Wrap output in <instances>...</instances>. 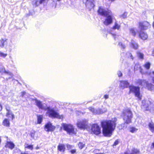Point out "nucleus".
I'll return each instance as SVG.
<instances>
[{
    "instance_id": "f257e3e1",
    "label": "nucleus",
    "mask_w": 154,
    "mask_h": 154,
    "mask_svg": "<svg viewBox=\"0 0 154 154\" xmlns=\"http://www.w3.org/2000/svg\"><path fill=\"white\" fill-rule=\"evenodd\" d=\"M117 120L116 118L106 120L102 122L101 126L103 128V133L106 137H110L115 129Z\"/></svg>"
},
{
    "instance_id": "f03ea898",
    "label": "nucleus",
    "mask_w": 154,
    "mask_h": 154,
    "mask_svg": "<svg viewBox=\"0 0 154 154\" xmlns=\"http://www.w3.org/2000/svg\"><path fill=\"white\" fill-rule=\"evenodd\" d=\"M122 117L125 123L129 124L131 122L132 118V112L128 109L124 110L122 112Z\"/></svg>"
},
{
    "instance_id": "7ed1b4c3",
    "label": "nucleus",
    "mask_w": 154,
    "mask_h": 154,
    "mask_svg": "<svg viewBox=\"0 0 154 154\" xmlns=\"http://www.w3.org/2000/svg\"><path fill=\"white\" fill-rule=\"evenodd\" d=\"M46 115L48 116L49 117L56 118L58 119H61L63 118L62 115H59L54 108L49 107H48L47 111L46 112Z\"/></svg>"
},
{
    "instance_id": "20e7f679",
    "label": "nucleus",
    "mask_w": 154,
    "mask_h": 154,
    "mask_svg": "<svg viewBox=\"0 0 154 154\" xmlns=\"http://www.w3.org/2000/svg\"><path fill=\"white\" fill-rule=\"evenodd\" d=\"M142 108L144 110H150L154 112V104H151L149 100H143L142 101Z\"/></svg>"
},
{
    "instance_id": "39448f33",
    "label": "nucleus",
    "mask_w": 154,
    "mask_h": 154,
    "mask_svg": "<svg viewBox=\"0 0 154 154\" xmlns=\"http://www.w3.org/2000/svg\"><path fill=\"white\" fill-rule=\"evenodd\" d=\"M130 93H134L136 97L138 99L140 100L141 99L142 95L140 94V88L138 87H136L133 85H131L129 86Z\"/></svg>"
},
{
    "instance_id": "423d86ee",
    "label": "nucleus",
    "mask_w": 154,
    "mask_h": 154,
    "mask_svg": "<svg viewBox=\"0 0 154 154\" xmlns=\"http://www.w3.org/2000/svg\"><path fill=\"white\" fill-rule=\"evenodd\" d=\"M88 121L85 119L78 120L77 123L78 128L81 129H87L89 127Z\"/></svg>"
},
{
    "instance_id": "0eeeda50",
    "label": "nucleus",
    "mask_w": 154,
    "mask_h": 154,
    "mask_svg": "<svg viewBox=\"0 0 154 154\" xmlns=\"http://www.w3.org/2000/svg\"><path fill=\"white\" fill-rule=\"evenodd\" d=\"M62 127L63 129L70 135L75 134L76 133L74 130V126L71 124H63Z\"/></svg>"
},
{
    "instance_id": "6e6552de",
    "label": "nucleus",
    "mask_w": 154,
    "mask_h": 154,
    "mask_svg": "<svg viewBox=\"0 0 154 154\" xmlns=\"http://www.w3.org/2000/svg\"><path fill=\"white\" fill-rule=\"evenodd\" d=\"M106 17L103 23L104 25L107 26L112 23V20L114 19V17L112 16L111 12H109Z\"/></svg>"
},
{
    "instance_id": "1a4fd4ad",
    "label": "nucleus",
    "mask_w": 154,
    "mask_h": 154,
    "mask_svg": "<svg viewBox=\"0 0 154 154\" xmlns=\"http://www.w3.org/2000/svg\"><path fill=\"white\" fill-rule=\"evenodd\" d=\"M150 26V24L147 21H141L139 23V28L140 30H146Z\"/></svg>"
},
{
    "instance_id": "9d476101",
    "label": "nucleus",
    "mask_w": 154,
    "mask_h": 154,
    "mask_svg": "<svg viewBox=\"0 0 154 154\" xmlns=\"http://www.w3.org/2000/svg\"><path fill=\"white\" fill-rule=\"evenodd\" d=\"M91 131L96 135L99 134L101 133L100 128L97 124H94L92 125Z\"/></svg>"
},
{
    "instance_id": "9b49d317",
    "label": "nucleus",
    "mask_w": 154,
    "mask_h": 154,
    "mask_svg": "<svg viewBox=\"0 0 154 154\" xmlns=\"http://www.w3.org/2000/svg\"><path fill=\"white\" fill-rule=\"evenodd\" d=\"M84 3H85L86 7L91 9L94 8V6L93 0H83Z\"/></svg>"
},
{
    "instance_id": "f8f14e48",
    "label": "nucleus",
    "mask_w": 154,
    "mask_h": 154,
    "mask_svg": "<svg viewBox=\"0 0 154 154\" xmlns=\"http://www.w3.org/2000/svg\"><path fill=\"white\" fill-rule=\"evenodd\" d=\"M55 127L50 122L47 123L45 126V130L48 132L52 131L55 129Z\"/></svg>"
},
{
    "instance_id": "ddd939ff",
    "label": "nucleus",
    "mask_w": 154,
    "mask_h": 154,
    "mask_svg": "<svg viewBox=\"0 0 154 154\" xmlns=\"http://www.w3.org/2000/svg\"><path fill=\"white\" fill-rule=\"evenodd\" d=\"M109 12L111 11L109 10L106 11L102 7H100L98 10V13L100 15L104 16L107 15Z\"/></svg>"
},
{
    "instance_id": "4468645a",
    "label": "nucleus",
    "mask_w": 154,
    "mask_h": 154,
    "mask_svg": "<svg viewBox=\"0 0 154 154\" xmlns=\"http://www.w3.org/2000/svg\"><path fill=\"white\" fill-rule=\"evenodd\" d=\"M129 85V83L126 81H120L119 87L122 89L127 88Z\"/></svg>"
},
{
    "instance_id": "2eb2a0df",
    "label": "nucleus",
    "mask_w": 154,
    "mask_h": 154,
    "mask_svg": "<svg viewBox=\"0 0 154 154\" xmlns=\"http://www.w3.org/2000/svg\"><path fill=\"white\" fill-rule=\"evenodd\" d=\"M35 103L36 105L40 108L42 109H45L46 107L45 106V104H43L42 102L39 100H36Z\"/></svg>"
},
{
    "instance_id": "dca6fc26",
    "label": "nucleus",
    "mask_w": 154,
    "mask_h": 154,
    "mask_svg": "<svg viewBox=\"0 0 154 154\" xmlns=\"http://www.w3.org/2000/svg\"><path fill=\"white\" fill-rule=\"evenodd\" d=\"M15 145L12 142L7 141L5 146L6 147L9 148L11 149H13Z\"/></svg>"
},
{
    "instance_id": "f3484780",
    "label": "nucleus",
    "mask_w": 154,
    "mask_h": 154,
    "mask_svg": "<svg viewBox=\"0 0 154 154\" xmlns=\"http://www.w3.org/2000/svg\"><path fill=\"white\" fill-rule=\"evenodd\" d=\"M139 36L143 40L146 39L148 37L147 34L143 31L140 32L139 33Z\"/></svg>"
},
{
    "instance_id": "a211bd4d",
    "label": "nucleus",
    "mask_w": 154,
    "mask_h": 154,
    "mask_svg": "<svg viewBox=\"0 0 154 154\" xmlns=\"http://www.w3.org/2000/svg\"><path fill=\"white\" fill-rule=\"evenodd\" d=\"M137 82L139 85L144 86L146 85L147 82H146L145 80H142L141 79H139L137 80Z\"/></svg>"
},
{
    "instance_id": "6ab92c4d",
    "label": "nucleus",
    "mask_w": 154,
    "mask_h": 154,
    "mask_svg": "<svg viewBox=\"0 0 154 154\" xmlns=\"http://www.w3.org/2000/svg\"><path fill=\"white\" fill-rule=\"evenodd\" d=\"M89 109L94 114H99L101 113V110L100 109L97 110L95 109L94 108L92 107H90L89 108Z\"/></svg>"
},
{
    "instance_id": "aec40b11",
    "label": "nucleus",
    "mask_w": 154,
    "mask_h": 154,
    "mask_svg": "<svg viewBox=\"0 0 154 154\" xmlns=\"http://www.w3.org/2000/svg\"><path fill=\"white\" fill-rule=\"evenodd\" d=\"M0 72L2 73H6L12 76V73L11 72L5 71L4 67L3 66H0Z\"/></svg>"
},
{
    "instance_id": "412c9836",
    "label": "nucleus",
    "mask_w": 154,
    "mask_h": 154,
    "mask_svg": "<svg viewBox=\"0 0 154 154\" xmlns=\"http://www.w3.org/2000/svg\"><path fill=\"white\" fill-rule=\"evenodd\" d=\"M149 128V130L152 132L154 133V123L151 122L148 124Z\"/></svg>"
},
{
    "instance_id": "4be33fe9",
    "label": "nucleus",
    "mask_w": 154,
    "mask_h": 154,
    "mask_svg": "<svg viewBox=\"0 0 154 154\" xmlns=\"http://www.w3.org/2000/svg\"><path fill=\"white\" fill-rule=\"evenodd\" d=\"M57 148L61 152H64L65 149V146L63 144H60Z\"/></svg>"
},
{
    "instance_id": "5701e85b",
    "label": "nucleus",
    "mask_w": 154,
    "mask_h": 154,
    "mask_svg": "<svg viewBox=\"0 0 154 154\" xmlns=\"http://www.w3.org/2000/svg\"><path fill=\"white\" fill-rule=\"evenodd\" d=\"M146 74L147 75H149L152 77V82L154 83V72H146Z\"/></svg>"
},
{
    "instance_id": "b1692460",
    "label": "nucleus",
    "mask_w": 154,
    "mask_h": 154,
    "mask_svg": "<svg viewBox=\"0 0 154 154\" xmlns=\"http://www.w3.org/2000/svg\"><path fill=\"white\" fill-rule=\"evenodd\" d=\"M146 86L148 88V89L150 91L153 90L154 88V85L151 83H149L148 82H147Z\"/></svg>"
},
{
    "instance_id": "393cba45",
    "label": "nucleus",
    "mask_w": 154,
    "mask_h": 154,
    "mask_svg": "<svg viewBox=\"0 0 154 154\" xmlns=\"http://www.w3.org/2000/svg\"><path fill=\"white\" fill-rule=\"evenodd\" d=\"M2 125L6 127H9L10 125V122L9 120L7 119H5L3 121Z\"/></svg>"
},
{
    "instance_id": "a878e982",
    "label": "nucleus",
    "mask_w": 154,
    "mask_h": 154,
    "mask_svg": "<svg viewBox=\"0 0 154 154\" xmlns=\"http://www.w3.org/2000/svg\"><path fill=\"white\" fill-rule=\"evenodd\" d=\"M131 46L134 49H137L138 47V45L134 40H132L131 41Z\"/></svg>"
},
{
    "instance_id": "bb28decb",
    "label": "nucleus",
    "mask_w": 154,
    "mask_h": 154,
    "mask_svg": "<svg viewBox=\"0 0 154 154\" xmlns=\"http://www.w3.org/2000/svg\"><path fill=\"white\" fill-rule=\"evenodd\" d=\"M138 129L134 127H131L129 128V131L132 133L136 132Z\"/></svg>"
},
{
    "instance_id": "cd10ccee",
    "label": "nucleus",
    "mask_w": 154,
    "mask_h": 154,
    "mask_svg": "<svg viewBox=\"0 0 154 154\" xmlns=\"http://www.w3.org/2000/svg\"><path fill=\"white\" fill-rule=\"evenodd\" d=\"M139 153V151L137 149H134L132 151V152L130 154H138ZM125 154H129L128 152H127L125 153Z\"/></svg>"
},
{
    "instance_id": "c85d7f7f",
    "label": "nucleus",
    "mask_w": 154,
    "mask_h": 154,
    "mask_svg": "<svg viewBox=\"0 0 154 154\" xmlns=\"http://www.w3.org/2000/svg\"><path fill=\"white\" fill-rule=\"evenodd\" d=\"M7 112L6 116L8 117H10L11 116H12L13 119L14 117V115L12 114L11 111L9 109H7Z\"/></svg>"
},
{
    "instance_id": "c756f323",
    "label": "nucleus",
    "mask_w": 154,
    "mask_h": 154,
    "mask_svg": "<svg viewBox=\"0 0 154 154\" xmlns=\"http://www.w3.org/2000/svg\"><path fill=\"white\" fill-rule=\"evenodd\" d=\"M6 41V39H2V38L1 40V44L0 45V48H2L4 47V43Z\"/></svg>"
},
{
    "instance_id": "7c9ffc66",
    "label": "nucleus",
    "mask_w": 154,
    "mask_h": 154,
    "mask_svg": "<svg viewBox=\"0 0 154 154\" xmlns=\"http://www.w3.org/2000/svg\"><path fill=\"white\" fill-rule=\"evenodd\" d=\"M43 116L42 115H39L37 116L38 122V124L41 123L43 119Z\"/></svg>"
},
{
    "instance_id": "2f4dec72",
    "label": "nucleus",
    "mask_w": 154,
    "mask_h": 154,
    "mask_svg": "<svg viewBox=\"0 0 154 154\" xmlns=\"http://www.w3.org/2000/svg\"><path fill=\"white\" fill-rule=\"evenodd\" d=\"M120 27V26L116 22L115 23V25L113 27V29H119Z\"/></svg>"
},
{
    "instance_id": "473e14b6",
    "label": "nucleus",
    "mask_w": 154,
    "mask_h": 154,
    "mask_svg": "<svg viewBox=\"0 0 154 154\" xmlns=\"http://www.w3.org/2000/svg\"><path fill=\"white\" fill-rule=\"evenodd\" d=\"M25 148L32 150L33 149V146L32 145H28V144H26L24 146Z\"/></svg>"
},
{
    "instance_id": "72a5a7b5",
    "label": "nucleus",
    "mask_w": 154,
    "mask_h": 154,
    "mask_svg": "<svg viewBox=\"0 0 154 154\" xmlns=\"http://www.w3.org/2000/svg\"><path fill=\"white\" fill-rule=\"evenodd\" d=\"M150 64L149 62L146 63L144 65V67L146 69H149L150 67Z\"/></svg>"
},
{
    "instance_id": "f704fd0d",
    "label": "nucleus",
    "mask_w": 154,
    "mask_h": 154,
    "mask_svg": "<svg viewBox=\"0 0 154 154\" xmlns=\"http://www.w3.org/2000/svg\"><path fill=\"white\" fill-rule=\"evenodd\" d=\"M85 144L82 142H79L78 144L79 148L80 149H82L85 146Z\"/></svg>"
},
{
    "instance_id": "c9c22d12",
    "label": "nucleus",
    "mask_w": 154,
    "mask_h": 154,
    "mask_svg": "<svg viewBox=\"0 0 154 154\" xmlns=\"http://www.w3.org/2000/svg\"><path fill=\"white\" fill-rule=\"evenodd\" d=\"M137 55L138 57L140 58L143 59V54L140 52H138L137 53Z\"/></svg>"
},
{
    "instance_id": "e433bc0d",
    "label": "nucleus",
    "mask_w": 154,
    "mask_h": 154,
    "mask_svg": "<svg viewBox=\"0 0 154 154\" xmlns=\"http://www.w3.org/2000/svg\"><path fill=\"white\" fill-rule=\"evenodd\" d=\"M127 13L126 12H125L123 14L119 16V17L125 18L127 16Z\"/></svg>"
},
{
    "instance_id": "4c0bfd02",
    "label": "nucleus",
    "mask_w": 154,
    "mask_h": 154,
    "mask_svg": "<svg viewBox=\"0 0 154 154\" xmlns=\"http://www.w3.org/2000/svg\"><path fill=\"white\" fill-rule=\"evenodd\" d=\"M42 2H41V0H36L35 5V6H37L40 4L42 3Z\"/></svg>"
},
{
    "instance_id": "58836bf2",
    "label": "nucleus",
    "mask_w": 154,
    "mask_h": 154,
    "mask_svg": "<svg viewBox=\"0 0 154 154\" xmlns=\"http://www.w3.org/2000/svg\"><path fill=\"white\" fill-rule=\"evenodd\" d=\"M130 32L134 35H136V32L134 30V29L133 28H131L130 29Z\"/></svg>"
},
{
    "instance_id": "ea45409f",
    "label": "nucleus",
    "mask_w": 154,
    "mask_h": 154,
    "mask_svg": "<svg viewBox=\"0 0 154 154\" xmlns=\"http://www.w3.org/2000/svg\"><path fill=\"white\" fill-rule=\"evenodd\" d=\"M7 56V54H4L1 52H0V57H5Z\"/></svg>"
},
{
    "instance_id": "a19ab883",
    "label": "nucleus",
    "mask_w": 154,
    "mask_h": 154,
    "mask_svg": "<svg viewBox=\"0 0 154 154\" xmlns=\"http://www.w3.org/2000/svg\"><path fill=\"white\" fill-rule=\"evenodd\" d=\"M119 140H116L114 142V143L113 145V146H116L117 145H118L119 143Z\"/></svg>"
},
{
    "instance_id": "79ce46f5",
    "label": "nucleus",
    "mask_w": 154,
    "mask_h": 154,
    "mask_svg": "<svg viewBox=\"0 0 154 154\" xmlns=\"http://www.w3.org/2000/svg\"><path fill=\"white\" fill-rule=\"evenodd\" d=\"M35 134V131H33L31 132L30 135L31 136V137H32V138H33V139H34Z\"/></svg>"
},
{
    "instance_id": "37998d69",
    "label": "nucleus",
    "mask_w": 154,
    "mask_h": 154,
    "mask_svg": "<svg viewBox=\"0 0 154 154\" xmlns=\"http://www.w3.org/2000/svg\"><path fill=\"white\" fill-rule=\"evenodd\" d=\"M74 147V146H72L70 145H67V148L68 149H72Z\"/></svg>"
},
{
    "instance_id": "c03bdc74",
    "label": "nucleus",
    "mask_w": 154,
    "mask_h": 154,
    "mask_svg": "<svg viewBox=\"0 0 154 154\" xmlns=\"http://www.w3.org/2000/svg\"><path fill=\"white\" fill-rule=\"evenodd\" d=\"M119 45L121 46V48L123 49H124L125 47V46L121 42H119Z\"/></svg>"
},
{
    "instance_id": "a18cd8bd",
    "label": "nucleus",
    "mask_w": 154,
    "mask_h": 154,
    "mask_svg": "<svg viewBox=\"0 0 154 154\" xmlns=\"http://www.w3.org/2000/svg\"><path fill=\"white\" fill-rule=\"evenodd\" d=\"M117 74L119 77H120L122 76V72L120 71H119L117 72Z\"/></svg>"
},
{
    "instance_id": "49530a36",
    "label": "nucleus",
    "mask_w": 154,
    "mask_h": 154,
    "mask_svg": "<svg viewBox=\"0 0 154 154\" xmlns=\"http://www.w3.org/2000/svg\"><path fill=\"white\" fill-rule=\"evenodd\" d=\"M70 152L72 154H74L76 152V149H72L70 150Z\"/></svg>"
},
{
    "instance_id": "de8ad7c7",
    "label": "nucleus",
    "mask_w": 154,
    "mask_h": 154,
    "mask_svg": "<svg viewBox=\"0 0 154 154\" xmlns=\"http://www.w3.org/2000/svg\"><path fill=\"white\" fill-rule=\"evenodd\" d=\"M127 55L128 57H130L131 59H132V60L133 59V57L131 54L128 53L127 54Z\"/></svg>"
},
{
    "instance_id": "09e8293b",
    "label": "nucleus",
    "mask_w": 154,
    "mask_h": 154,
    "mask_svg": "<svg viewBox=\"0 0 154 154\" xmlns=\"http://www.w3.org/2000/svg\"><path fill=\"white\" fill-rule=\"evenodd\" d=\"M112 35L114 38L115 40H116V38L117 37H119L118 35H117L116 34H112Z\"/></svg>"
},
{
    "instance_id": "8fccbe9b",
    "label": "nucleus",
    "mask_w": 154,
    "mask_h": 154,
    "mask_svg": "<svg viewBox=\"0 0 154 154\" xmlns=\"http://www.w3.org/2000/svg\"><path fill=\"white\" fill-rule=\"evenodd\" d=\"M104 97L106 99H107L109 98V95L106 94L104 96Z\"/></svg>"
},
{
    "instance_id": "3c124183",
    "label": "nucleus",
    "mask_w": 154,
    "mask_h": 154,
    "mask_svg": "<svg viewBox=\"0 0 154 154\" xmlns=\"http://www.w3.org/2000/svg\"><path fill=\"white\" fill-rule=\"evenodd\" d=\"M26 93L25 92H21V96L23 97L25 94Z\"/></svg>"
},
{
    "instance_id": "603ef678",
    "label": "nucleus",
    "mask_w": 154,
    "mask_h": 154,
    "mask_svg": "<svg viewBox=\"0 0 154 154\" xmlns=\"http://www.w3.org/2000/svg\"><path fill=\"white\" fill-rule=\"evenodd\" d=\"M151 148H154V142L152 143V145L151 146Z\"/></svg>"
},
{
    "instance_id": "864d4df0",
    "label": "nucleus",
    "mask_w": 154,
    "mask_h": 154,
    "mask_svg": "<svg viewBox=\"0 0 154 154\" xmlns=\"http://www.w3.org/2000/svg\"><path fill=\"white\" fill-rule=\"evenodd\" d=\"M46 1H48V0H41V2H42V3H43Z\"/></svg>"
},
{
    "instance_id": "5fc2aeb1",
    "label": "nucleus",
    "mask_w": 154,
    "mask_h": 154,
    "mask_svg": "<svg viewBox=\"0 0 154 154\" xmlns=\"http://www.w3.org/2000/svg\"><path fill=\"white\" fill-rule=\"evenodd\" d=\"M2 107L1 105L0 104V111L2 110Z\"/></svg>"
},
{
    "instance_id": "6e6d98bb",
    "label": "nucleus",
    "mask_w": 154,
    "mask_h": 154,
    "mask_svg": "<svg viewBox=\"0 0 154 154\" xmlns=\"http://www.w3.org/2000/svg\"><path fill=\"white\" fill-rule=\"evenodd\" d=\"M152 54L153 56H154V49H153V51H152Z\"/></svg>"
},
{
    "instance_id": "4d7b16f0",
    "label": "nucleus",
    "mask_w": 154,
    "mask_h": 154,
    "mask_svg": "<svg viewBox=\"0 0 154 154\" xmlns=\"http://www.w3.org/2000/svg\"><path fill=\"white\" fill-rule=\"evenodd\" d=\"M21 154H28L27 153H22H22H21Z\"/></svg>"
},
{
    "instance_id": "13d9d810",
    "label": "nucleus",
    "mask_w": 154,
    "mask_h": 154,
    "mask_svg": "<svg viewBox=\"0 0 154 154\" xmlns=\"http://www.w3.org/2000/svg\"><path fill=\"white\" fill-rule=\"evenodd\" d=\"M103 154L102 153H99V154L97 153V154Z\"/></svg>"
},
{
    "instance_id": "bf43d9fd",
    "label": "nucleus",
    "mask_w": 154,
    "mask_h": 154,
    "mask_svg": "<svg viewBox=\"0 0 154 154\" xmlns=\"http://www.w3.org/2000/svg\"><path fill=\"white\" fill-rule=\"evenodd\" d=\"M57 0L58 1H60V0Z\"/></svg>"
}]
</instances>
